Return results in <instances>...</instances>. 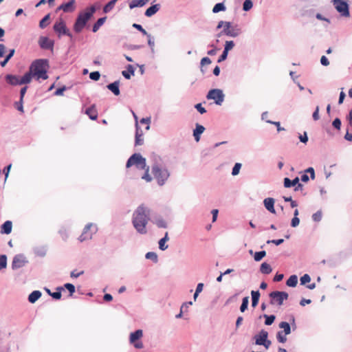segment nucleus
Masks as SVG:
<instances>
[{"instance_id":"f257e3e1","label":"nucleus","mask_w":352,"mask_h":352,"mask_svg":"<svg viewBox=\"0 0 352 352\" xmlns=\"http://www.w3.org/2000/svg\"><path fill=\"white\" fill-rule=\"evenodd\" d=\"M151 172L154 178L157 180V184L160 186H164L170 177L168 170L157 162H155L153 164Z\"/></svg>"},{"instance_id":"f03ea898","label":"nucleus","mask_w":352,"mask_h":352,"mask_svg":"<svg viewBox=\"0 0 352 352\" xmlns=\"http://www.w3.org/2000/svg\"><path fill=\"white\" fill-rule=\"evenodd\" d=\"M31 81L32 78L36 80L44 79V59H37L32 62L29 71L25 73Z\"/></svg>"},{"instance_id":"7ed1b4c3","label":"nucleus","mask_w":352,"mask_h":352,"mask_svg":"<svg viewBox=\"0 0 352 352\" xmlns=\"http://www.w3.org/2000/svg\"><path fill=\"white\" fill-rule=\"evenodd\" d=\"M53 30L59 38L63 36H67L69 37L71 41H73V34L67 27L66 23L62 19H60L54 23L53 25Z\"/></svg>"},{"instance_id":"20e7f679","label":"nucleus","mask_w":352,"mask_h":352,"mask_svg":"<svg viewBox=\"0 0 352 352\" xmlns=\"http://www.w3.org/2000/svg\"><path fill=\"white\" fill-rule=\"evenodd\" d=\"M132 166H135L136 168L139 170L145 168L146 166H147L146 158L142 157V155L139 153H133L127 160L126 163V168H129Z\"/></svg>"},{"instance_id":"39448f33","label":"nucleus","mask_w":352,"mask_h":352,"mask_svg":"<svg viewBox=\"0 0 352 352\" xmlns=\"http://www.w3.org/2000/svg\"><path fill=\"white\" fill-rule=\"evenodd\" d=\"M269 297L270 298V303L272 305L281 306L283 301L288 298L289 295L286 292L274 291L269 294Z\"/></svg>"},{"instance_id":"423d86ee","label":"nucleus","mask_w":352,"mask_h":352,"mask_svg":"<svg viewBox=\"0 0 352 352\" xmlns=\"http://www.w3.org/2000/svg\"><path fill=\"white\" fill-rule=\"evenodd\" d=\"M335 9L341 16L349 17L350 16L349 4L347 0H332Z\"/></svg>"},{"instance_id":"0eeeda50","label":"nucleus","mask_w":352,"mask_h":352,"mask_svg":"<svg viewBox=\"0 0 352 352\" xmlns=\"http://www.w3.org/2000/svg\"><path fill=\"white\" fill-rule=\"evenodd\" d=\"M98 230L97 226L93 223H87L83 230L82 234L78 237V240L80 242H83L87 240H89L92 238L94 234H95Z\"/></svg>"},{"instance_id":"6e6552de","label":"nucleus","mask_w":352,"mask_h":352,"mask_svg":"<svg viewBox=\"0 0 352 352\" xmlns=\"http://www.w3.org/2000/svg\"><path fill=\"white\" fill-rule=\"evenodd\" d=\"M6 82L12 85H25L30 82L28 76L25 74L23 76L8 74L6 76Z\"/></svg>"},{"instance_id":"1a4fd4ad","label":"nucleus","mask_w":352,"mask_h":352,"mask_svg":"<svg viewBox=\"0 0 352 352\" xmlns=\"http://www.w3.org/2000/svg\"><path fill=\"white\" fill-rule=\"evenodd\" d=\"M90 20L85 14L82 12H79L77 16L75 22L74 23L73 29L76 33H80L82 32L83 28L87 25L88 21Z\"/></svg>"},{"instance_id":"9d476101","label":"nucleus","mask_w":352,"mask_h":352,"mask_svg":"<svg viewBox=\"0 0 352 352\" xmlns=\"http://www.w3.org/2000/svg\"><path fill=\"white\" fill-rule=\"evenodd\" d=\"M224 98L225 95L223 91L219 89H212L206 95V98L213 100L217 105H221L224 100Z\"/></svg>"},{"instance_id":"9b49d317","label":"nucleus","mask_w":352,"mask_h":352,"mask_svg":"<svg viewBox=\"0 0 352 352\" xmlns=\"http://www.w3.org/2000/svg\"><path fill=\"white\" fill-rule=\"evenodd\" d=\"M132 220H151L150 210L143 205L138 206L133 212Z\"/></svg>"},{"instance_id":"f8f14e48","label":"nucleus","mask_w":352,"mask_h":352,"mask_svg":"<svg viewBox=\"0 0 352 352\" xmlns=\"http://www.w3.org/2000/svg\"><path fill=\"white\" fill-rule=\"evenodd\" d=\"M26 263L27 261L24 256L22 254H17L13 258L12 268L13 270L21 268L23 267Z\"/></svg>"},{"instance_id":"ddd939ff","label":"nucleus","mask_w":352,"mask_h":352,"mask_svg":"<svg viewBox=\"0 0 352 352\" xmlns=\"http://www.w3.org/2000/svg\"><path fill=\"white\" fill-rule=\"evenodd\" d=\"M75 0H69L67 3H63L56 8V12L63 10L64 12H72L74 10Z\"/></svg>"},{"instance_id":"4468645a","label":"nucleus","mask_w":352,"mask_h":352,"mask_svg":"<svg viewBox=\"0 0 352 352\" xmlns=\"http://www.w3.org/2000/svg\"><path fill=\"white\" fill-rule=\"evenodd\" d=\"M268 338V332L265 329H261L258 334H256L254 336V339L255 340V344L261 345L264 344L265 340Z\"/></svg>"},{"instance_id":"2eb2a0df","label":"nucleus","mask_w":352,"mask_h":352,"mask_svg":"<svg viewBox=\"0 0 352 352\" xmlns=\"http://www.w3.org/2000/svg\"><path fill=\"white\" fill-rule=\"evenodd\" d=\"M275 199L272 197H267L263 200V204L267 210L272 214H275L274 208Z\"/></svg>"},{"instance_id":"dca6fc26","label":"nucleus","mask_w":352,"mask_h":352,"mask_svg":"<svg viewBox=\"0 0 352 352\" xmlns=\"http://www.w3.org/2000/svg\"><path fill=\"white\" fill-rule=\"evenodd\" d=\"M134 228L138 232L141 234H144L147 232L146 226L148 221H132Z\"/></svg>"},{"instance_id":"f3484780","label":"nucleus","mask_w":352,"mask_h":352,"mask_svg":"<svg viewBox=\"0 0 352 352\" xmlns=\"http://www.w3.org/2000/svg\"><path fill=\"white\" fill-rule=\"evenodd\" d=\"M160 8L161 6L159 3L153 4L151 6H150L146 10L144 15L146 17H151L160 10Z\"/></svg>"},{"instance_id":"a211bd4d","label":"nucleus","mask_w":352,"mask_h":352,"mask_svg":"<svg viewBox=\"0 0 352 352\" xmlns=\"http://www.w3.org/2000/svg\"><path fill=\"white\" fill-rule=\"evenodd\" d=\"M120 81L116 80L113 82L109 83L107 85V88L110 90L115 96L120 94Z\"/></svg>"},{"instance_id":"6ab92c4d","label":"nucleus","mask_w":352,"mask_h":352,"mask_svg":"<svg viewBox=\"0 0 352 352\" xmlns=\"http://www.w3.org/2000/svg\"><path fill=\"white\" fill-rule=\"evenodd\" d=\"M85 113L91 120H96L98 118V112L95 104H91L85 110Z\"/></svg>"},{"instance_id":"aec40b11","label":"nucleus","mask_w":352,"mask_h":352,"mask_svg":"<svg viewBox=\"0 0 352 352\" xmlns=\"http://www.w3.org/2000/svg\"><path fill=\"white\" fill-rule=\"evenodd\" d=\"M138 130H140V126L138 125V122L135 124V146H141L144 144V140L142 138L143 132L140 131V134H138Z\"/></svg>"},{"instance_id":"412c9836","label":"nucleus","mask_w":352,"mask_h":352,"mask_svg":"<svg viewBox=\"0 0 352 352\" xmlns=\"http://www.w3.org/2000/svg\"><path fill=\"white\" fill-rule=\"evenodd\" d=\"M242 33L241 29L238 25L232 26L228 32L226 33V36L229 37L235 38L239 36Z\"/></svg>"},{"instance_id":"4be33fe9","label":"nucleus","mask_w":352,"mask_h":352,"mask_svg":"<svg viewBox=\"0 0 352 352\" xmlns=\"http://www.w3.org/2000/svg\"><path fill=\"white\" fill-rule=\"evenodd\" d=\"M205 127L198 123L195 125V129L193 130V136L196 142L200 140V135L204 133Z\"/></svg>"},{"instance_id":"5701e85b","label":"nucleus","mask_w":352,"mask_h":352,"mask_svg":"<svg viewBox=\"0 0 352 352\" xmlns=\"http://www.w3.org/2000/svg\"><path fill=\"white\" fill-rule=\"evenodd\" d=\"M64 289V287H58L56 292H52L50 289L45 287V292L47 293L54 299L59 300L61 298V291Z\"/></svg>"},{"instance_id":"b1692460","label":"nucleus","mask_w":352,"mask_h":352,"mask_svg":"<svg viewBox=\"0 0 352 352\" xmlns=\"http://www.w3.org/2000/svg\"><path fill=\"white\" fill-rule=\"evenodd\" d=\"M126 69L127 70H124L122 72V74L124 78L129 80L131 76L135 74V68L132 65H128L126 66Z\"/></svg>"},{"instance_id":"393cba45","label":"nucleus","mask_w":352,"mask_h":352,"mask_svg":"<svg viewBox=\"0 0 352 352\" xmlns=\"http://www.w3.org/2000/svg\"><path fill=\"white\" fill-rule=\"evenodd\" d=\"M107 16H102L99 18L93 25L92 26V32L94 33L98 32V30L100 29V28L103 25V24L105 23L107 20Z\"/></svg>"},{"instance_id":"a878e982","label":"nucleus","mask_w":352,"mask_h":352,"mask_svg":"<svg viewBox=\"0 0 352 352\" xmlns=\"http://www.w3.org/2000/svg\"><path fill=\"white\" fill-rule=\"evenodd\" d=\"M148 1L149 0H133L129 3V6L130 9H133L138 7H143L148 2Z\"/></svg>"},{"instance_id":"bb28decb","label":"nucleus","mask_w":352,"mask_h":352,"mask_svg":"<svg viewBox=\"0 0 352 352\" xmlns=\"http://www.w3.org/2000/svg\"><path fill=\"white\" fill-rule=\"evenodd\" d=\"M143 336V331L141 329H138L135 331L134 332H132L130 334V342L134 343L135 341H137L140 338H141Z\"/></svg>"},{"instance_id":"cd10ccee","label":"nucleus","mask_w":352,"mask_h":352,"mask_svg":"<svg viewBox=\"0 0 352 352\" xmlns=\"http://www.w3.org/2000/svg\"><path fill=\"white\" fill-rule=\"evenodd\" d=\"M42 296V293L40 291L36 290L32 292L28 296V300L31 303H34L38 299Z\"/></svg>"},{"instance_id":"c85d7f7f","label":"nucleus","mask_w":352,"mask_h":352,"mask_svg":"<svg viewBox=\"0 0 352 352\" xmlns=\"http://www.w3.org/2000/svg\"><path fill=\"white\" fill-rule=\"evenodd\" d=\"M252 307H256L258 303L259 298H260V292L258 290L257 291H252Z\"/></svg>"},{"instance_id":"c756f323","label":"nucleus","mask_w":352,"mask_h":352,"mask_svg":"<svg viewBox=\"0 0 352 352\" xmlns=\"http://www.w3.org/2000/svg\"><path fill=\"white\" fill-rule=\"evenodd\" d=\"M12 221H5V223L1 226V232L2 234H8L12 231Z\"/></svg>"},{"instance_id":"7c9ffc66","label":"nucleus","mask_w":352,"mask_h":352,"mask_svg":"<svg viewBox=\"0 0 352 352\" xmlns=\"http://www.w3.org/2000/svg\"><path fill=\"white\" fill-rule=\"evenodd\" d=\"M168 234L166 232L164 234V236L159 241V248L161 250L164 251L168 248V245H166V242L168 241Z\"/></svg>"},{"instance_id":"2f4dec72","label":"nucleus","mask_w":352,"mask_h":352,"mask_svg":"<svg viewBox=\"0 0 352 352\" xmlns=\"http://www.w3.org/2000/svg\"><path fill=\"white\" fill-rule=\"evenodd\" d=\"M96 7L94 5H92L85 9L84 12H82L84 14H85L90 19L94 16V13L96 12Z\"/></svg>"},{"instance_id":"473e14b6","label":"nucleus","mask_w":352,"mask_h":352,"mask_svg":"<svg viewBox=\"0 0 352 352\" xmlns=\"http://www.w3.org/2000/svg\"><path fill=\"white\" fill-rule=\"evenodd\" d=\"M260 271L263 274H269L272 272V268L270 264L265 262L261 265Z\"/></svg>"},{"instance_id":"72a5a7b5","label":"nucleus","mask_w":352,"mask_h":352,"mask_svg":"<svg viewBox=\"0 0 352 352\" xmlns=\"http://www.w3.org/2000/svg\"><path fill=\"white\" fill-rule=\"evenodd\" d=\"M226 10V6H225L223 2L217 3L214 5L212 8V12L216 14L219 12H224Z\"/></svg>"},{"instance_id":"f704fd0d","label":"nucleus","mask_w":352,"mask_h":352,"mask_svg":"<svg viewBox=\"0 0 352 352\" xmlns=\"http://www.w3.org/2000/svg\"><path fill=\"white\" fill-rule=\"evenodd\" d=\"M298 283V276L296 275H292L286 281V285L288 287H294Z\"/></svg>"},{"instance_id":"c9c22d12","label":"nucleus","mask_w":352,"mask_h":352,"mask_svg":"<svg viewBox=\"0 0 352 352\" xmlns=\"http://www.w3.org/2000/svg\"><path fill=\"white\" fill-rule=\"evenodd\" d=\"M279 327L283 329V333L285 335H289L291 333V326L287 322H281L279 324Z\"/></svg>"},{"instance_id":"e433bc0d","label":"nucleus","mask_w":352,"mask_h":352,"mask_svg":"<svg viewBox=\"0 0 352 352\" xmlns=\"http://www.w3.org/2000/svg\"><path fill=\"white\" fill-rule=\"evenodd\" d=\"M116 1L115 0H111L109 1L107 4L104 5V6L103 7V12L107 14V13H109V12H111L114 6H115V4H116Z\"/></svg>"},{"instance_id":"4c0bfd02","label":"nucleus","mask_w":352,"mask_h":352,"mask_svg":"<svg viewBox=\"0 0 352 352\" xmlns=\"http://www.w3.org/2000/svg\"><path fill=\"white\" fill-rule=\"evenodd\" d=\"M263 318H265V324L270 326L272 324L276 319V316L274 315H267L264 314L263 316Z\"/></svg>"},{"instance_id":"58836bf2","label":"nucleus","mask_w":352,"mask_h":352,"mask_svg":"<svg viewBox=\"0 0 352 352\" xmlns=\"http://www.w3.org/2000/svg\"><path fill=\"white\" fill-rule=\"evenodd\" d=\"M253 7V2L252 0H245L243 3V10L245 12L250 11Z\"/></svg>"},{"instance_id":"ea45409f","label":"nucleus","mask_w":352,"mask_h":352,"mask_svg":"<svg viewBox=\"0 0 352 352\" xmlns=\"http://www.w3.org/2000/svg\"><path fill=\"white\" fill-rule=\"evenodd\" d=\"M142 170H145L144 174L142 176V179L146 180L147 182H150L152 181L153 177L149 175V166H146L145 168H143Z\"/></svg>"},{"instance_id":"a19ab883","label":"nucleus","mask_w":352,"mask_h":352,"mask_svg":"<svg viewBox=\"0 0 352 352\" xmlns=\"http://www.w3.org/2000/svg\"><path fill=\"white\" fill-rule=\"evenodd\" d=\"M145 257L146 259H150L154 263H157L158 261L157 255L154 252H148L146 254Z\"/></svg>"},{"instance_id":"79ce46f5","label":"nucleus","mask_w":352,"mask_h":352,"mask_svg":"<svg viewBox=\"0 0 352 352\" xmlns=\"http://www.w3.org/2000/svg\"><path fill=\"white\" fill-rule=\"evenodd\" d=\"M248 303H249V297L248 296L244 297L242 300V303L240 307V311L241 312H244L248 309Z\"/></svg>"},{"instance_id":"37998d69","label":"nucleus","mask_w":352,"mask_h":352,"mask_svg":"<svg viewBox=\"0 0 352 352\" xmlns=\"http://www.w3.org/2000/svg\"><path fill=\"white\" fill-rule=\"evenodd\" d=\"M63 287H64V289H66L69 291L70 297L73 296V294L75 292V286L73 284L65 283Z\"/></svg>"},{"instance_id":"c03bdc74","label":"nucleus","mask_w":352,"mask_h":352,"mask_svg":"<svg viewBox=\"0 0 352 352\" xmlns=\"http://www.w3.org/2000/svg\"><path fill=\"white\" fill-rule=\"evenodd\" d=\"M148 38V45L151 48V51L152 53L155 52L154 47H155V40L154 38L148 34L147 36Z\"/></svg>"},{"instance_id":"a18cd8bd","label":"nucleus","mask_w":352,"mask_h":352,"mask_svg":"<svg viewBox=\"0 0 352 352\" xmlns=\"http://www.w3.org/2000/svg\"><path fill=\"white\" fill-rule=\"evenodd\" d=\"M287 335H285L283 331H280L276 334L277 340L280 343H285L287 341Z\"/></svg>"},{"instance_id":"49530a36","label":"nucleus","mask_w":352,"mask_h":352,"mask_svg":"<svg viewBox=\"0 0 352 352\" xmlns=\"http://www.w3.org/2000/svg\"><path fill=\"white\" fill-rule=\"evenodd\" d=\"M266 255V252L265 250L256 252L254 254V258L256 261H260L262 260L263 257Z\"/></svg>"},{"instance_id":"de8ad7c7","label":"nucleus","mask_w":352,"mask_h":352,"mask_svg":"<svg viewBox=\"0 0 352 352\" xmlns=\"http://www.w3.org/2000/svg\"><path fill=\"white\" fill-rule=\"evenodd\" d=\"M241 166L242 165L241 163H239V162L235 163V164L234 165L232 170V175L233 176H236L239 173Z\"/></svg>"},{"instance_id":"09e8293b","label":"nucleus","mask_w":352,"mask_h":352,"mask_svg":"<svg viewBox=\"0 0 352 352\" xmlns=\"http://www.w3.org/2000/svg\"><path fill=\"white\" fill-rule=\"evenodd\" d=\"M54 45V41L52 39H50L48 37L45 36V50H53V47Z\"/></svg>"},{"instance_id":"8fccbe9b","label":"nucleus","mask_w":352,"mask_h":352,"mask_svg":"<svg viewBox=\"0 0 352 352\" xmlns=\"http://www.w3.org/2000/svg\"><path fill=\"white\" fill-rule=\"evenodd\" d=\"M7 266V256L4 254L0 256V270L5 269Z\"/></svg>"},{"instance_id":"3c124183","label":"nucleus","mask_w":352,"mask_h":352,"mask_svg":"<svg viewBox=\"0 0 352 352\" xmlns=\"http://www.w3.org/2000/svg\"><path fill=\"white\" fill-rule=\"evenodd\" d=\"M300 285H305V284L309 283L311 281V277L309 274H305L300 278Z\"/></svg>"},{"instance_id":"603ef678","label":"nucleus","mask_w":352,"mask_h":352,"mask_svg":"<svg viewBox=\"0 0 352 352\" xmlns=\"http://www.w3.org/2000/svg\"><path fill=\"white\" fill-rule=\"evenodd\" d=\"M234 42L233 41H226L224 45L223 50L226 51H230L234 47Z\"/></svg>"},{"instance_id":"864d4df0","label":"nucleus","mask_w":352,"mask_h":352,"mask_svg":"<svg viewBox=\"0 0 352 352\" xmlns=\"http://www.w3.org/2000/svg\"><path fill=\"white\" fill-rule=\"evenodd\" d=\"M132 27L140 31L143 35L147 36L148 33L143 28L140 24L133 23Z\"/></svg>"},{"instance_id":"5fc2aeb1","label":"nucleus","mask_w":352,"mask_h":352,"mask_svg":"<svg viewBox=\"0 0 352 352\" xmlns=\"http://www.w3.org/2000/svg\"><path fill=\"white\" fill-rule=\"evenodd\" d=\"M100 78V73L98 71L92 72L89 74V78L92 80L97 81Z\"/></svg>"},{"instance_id":"6e6d98bb","label":"nucleus","mask_w":352,"mask_h":352,"mask_svg":"<svg viewBox=\"0 0 352 352\" xmlns=\"http://www.w3.org/2000/svg\"><path fill=\"white\" fill-rule=\"evenodd\" d=\"M341 125L342 122L339 118H335L332 122V126L337 130H340Z\"/></svg>"},{"instance_id":"4d7b16f0","label":"nucleus","mask_w":352,"mask_h":352,"mask_svg":"<svg viewBox=\"0 0 352 352\" xmlns=\"http://www.w3.org/2000/svg\"><path fill=\"white\" fill-rule=\"evenodd\" d=\"M228 52L223 50L222 52V54L220 55V56L219 57V58L217 60V63H220L226 60L228 58Z\"/></svg>"},{"instance_id":"13d9d810","label":"nucleus","mask_w":352,"mask_h":352,"mask_svg":"<svg viewBox=\"0 0 352 352\" xmlns=\"http://www.w3.org/2000/svg\"><path fill=\"white\" fill-rule=\"evenodd\" d=\"M66 89H67V87L65 86L60 87L56 89V91L54 92V96H62Z\"/></svg>"},{"instance_id":"bf43d9fd","label":"nucleus","mask_w":352,"mask_h":352,"mask_svg":"<svg viewBox=\"0 0 352 352\" xmlns=\"http://www.w3.org/2000/svg\"><path fill=\"white\" fill-rule=\"evenodd\" d=\"M195 108L199 111L201 114H204L206 113V109L202 106L201 103H197L195 105Z\"/></svg>"},{"instance_id":"052dcab7","label":"nucleus","mask_w":352,"mask_h":352,"mask_svg":"<svg viewBox=\"0 0 352 352\" xmlns=\"http://www.w3.org/2000/svg\"><path fill=\"white\" fill-rule=\"evenodd\" d=\"M298 138L300 141L304 144H307L309 140L307 132H304L302 135L299 134Z\"/></svg>"},{"instance_id":"680f3d73","label":"nucleus","mask_w":352,"mask_h":352,"mask_svg":"<svg viewBox=\"0 0 352 352\" xmlns=\"http://www.w3.org/2000/svg\"><path fill=\"white\" fill-rule=\"evenodd\" d=\"M283 186L286 188H289L294 187L292 186V183L291 179L289 178H288V177H285L284 178Z\"/></svg>"},{"instance_id":"e2e57ef3","label":"nucleus","mask_w":352,"mask_h":352,"mask_svg":"<svg viewBox=\"0 0 352 352\" xmlns=\"http://www.w3.org/2000/svg\"><path fill=\"white\" fill-rule=\"evenodd\" d=\"M266 122L267 123H270V124H274L275 126H276L277 127V131L279 132V131H284L285 129L283 127H281L280 126V124L279 122H274V121H272V120H266Z\"/></svg>"},{"instance_id":"0e129e2a","label":"nucleus","mask_w":352,"mask_h":352,"mask_svg":"<svg viewBox=\"0 0 352 352\" xmlns=\"http://www.w3.org/2000/svg\"><path fill=\"white\" fill-rule=\"evenodd\" d=\"M212 63L211 60L208 57H204L201 58L200 62V66L204 67L205 65H210Z\"/></svg>"},{"instance_id":"69168bd1","label":"nucleus","mask_w":352,"mask_h":352,"mask_svg":"<svg viewBox=\"0 0 352 352\" xmlns=\"http://www.w3.org/2000/svg\"><path fill=\"white\" fill-rule=\"evenodd\" d=\"M225 23H223V33H226L228 31L230 30V29L232 27V23L230 21H224Z\"/></svg>"},{"instance_id":"338daca9","label":"nucleus","mask_w":352,"mask_h":352,"mask_svg":"<svg viewBox=\"0 0 352 352\" xmlns=\"http://www.w3.org/2000/svg\"><path fill=\"white\" fill-rule=\"evenodd\" d=\"M303 188H304L303 184H302L301 183H298L296 186H294V190L295 192L300 191L303 195H305L306 193L302 192Z\"/></svg>"},{"instance_id":"774afa93","label":"nucleus","mask_w":352,"mask_h":352,"mask_svg":"<svg viewBox=\"0 0 352 352\" xmlns=\"http://www.w3.org/2000/svg\"><path fill=\"white\" fill-rule=\"evenodd\" d=\"M322 217V212L320 210L317 211L312 215V220H321Z\"/></svg>"}]
</instances>
